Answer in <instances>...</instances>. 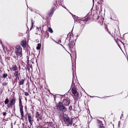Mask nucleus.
I'll return each instance as SVG.
<instances>
[{
  "mask_svg": "<svg viewBox=\"0 0 128 128\" xmlns=\"http://www.w3.org/2000/svg\"><path fill=\"white\" fill-rule=\"evenodd\" d=\"M91 12H89L87 16V18L85 19H84L83 18H80V24H82L80 25V29L82 30L83 29L86 24V22L90 19L91 16Z\"/></svg>",
  "mask_w": 128,
  "mask_h": 128,
  "instance_id": "1",
  "label": "nucleus"
},
{
  "mask_svg": "<svg viewBox=\"0 0 128 128\" xmlns=\"http://www.w3.org/2000/svg\"><path fill=\"white\" fill-rule=\"evenodd\" d=\"M22 49L20 46H17L15 50V53L18 56H22Z\"/></svg>",
  "mask_w": 128,
  "mask_h": 128,
  "instance_id": "2",
  "label": "nucleus"
},
{
  "mask_svg": "<svg viewBox=\"0 0 128 128\" xmlns=\"http://www.w3.org/2000/svg\"><path fill=\"white\" fill-rule=\"evenodd\" d=\"M64 122L66 124H71L72 123V120L68 117L64 118Z\"/></svg>",
  "mask_w": 128,
  "mask_h": 128,
  "instance_id": "3",
  "label": "nucleus"
},
{
  "mask_svg": "<svg viewBox=\"0 0 128 128\" xmlns=\"http://www.w3.org/2000/svg\"><path fill=\"white\" fill-rule=\"evenodd\" d=\"M70 92L72 94H73L74 96H76L78 95V93L76 88L73 87L71 90Z\"/></svg>",
  "mask_w": 128,
  "mask_h": 128,
  "instance_id": "4",
  "label": "nucleus"
},
{
  "mask_svg": "<svg viewBox=\"0 0 128 128\" xmlns=\"http://www.w3.org/2000/svg\"><path fill=\"white\" fill-rule=\"evenodd\" d=\"M58 108L59 110H60L62 111V112H64L66 110V107L62 105H60V106H57V108L58 109Z\"/></svg>",
  "mask_w": 128,
  "mask_h": 128,
  "instance_id": "5",
  "label": "nucleus"
},
{
  "mask_svg": "<svg viewBox=\"0 0 128 128\" xmlns=\"http://www.w3.org/2000/svg\"><path fill=\"white\" fill-rule=\"evenodd\" d=\"M62 103L64 105L68 106L70 103V101L68 100L65 99L63 100Z\"/></svg>",
  "mask_w": 128,
  "mask_h": 128,
  "instance_id": "6",
  "label": "nucleus"
},
{
  "mask_svg": "<svg viewBox=\"0 0 128 128\" xmlns=\"http://www.w3.org/2000/svg\"><path fill=\"white\" fill-rule=\"evenodd\" d=\"M10 70H11L16 71L18 70V68L16 65H13L10 68Z\"/></svg>",
  "mask_w": 128,
  "mask_h": 128,
  "instance_id": "7",
  "label": "nucleus"
},
{
  "mask_svg": "<svg viewBox=\"0 0 128 128\" xmlns=\"http://www.w3.org/2000/svg\"><path fill=\"white\" fill-rule=\"evenodd\" d=\"M20 44L24 48H25L27 45L26 42V40H22Z\"/></svg>",
  "mask_w": 128,
  "mask_h": 128,
  "instance_id": "8",
  "label": "nucleus"
},
{
  "mask_svg": "<svg viewBox=\"0 0 128 128\" xmlns=\"http://www.w3.org/2000/svg\"><path fill=\"white\" fill-rule=\"evenodd\" d=\"M75 45V44L74 40H71L69 44V46L70 48H73Z\"/></svg>",
  "mask_w": 128,
  "mask_h": 128,
  "instance_id": "9",
  "label": "nucleus"
},
{
  "mask_svg": "<svg viewBox=\"0 0 128 128\" xmlns=\"http://www.w3.org/2000/svg\"><path fill=\"white\" fill-rule=\"evenodd\" d=\"M28 117L29 122L30 124H32V121L33 120H32V116L30 115L29 114H28Z\"/></svg>",
  "mask_w": 128,
  "mask_h": 128,
  "instance_id": "10",
  "label": "nucleus"
},
{
  "mask_svg": "<svg viewBox=\"0 0 128 128\" xmlns=\"http://www.w3.org/2000/svg\"><path fill=\"white\" fill-rule=\"evenodd\" d=\"M15 103V100L14 98L12 99L10 102V106H12Z\"/></svg>",
  "mask_w": 128,
  "mask_h": 128,
  "instance_id": "11",
  "label": "nucleus"
},
{
  "mask_svg": "<svg viewBox=\"0 0 128 128\" xmlns=\"http://www.w3.org/2000/svg\"><path fill=\"white\" fill-rule=\"evenodd\" d=\"M20 111L21 114L22 116L23 117L24 116V113L22 107H20Z\"/></svg>",
  "mask_w": 128,
  "mask_h": 128,
  "instance_id": "12",
  "label": "nucleus"
},
{
  "mask_svg": "<svg viewBox=\"0 0 128 128\" xmlns=\"http://www.w3.org/2000/svg\"><path fill=\"white\" fill-rule=\"evenodd\" d=\"M18 71H16L14 73V76H15L16 78H17L18 77Z\"/></svg>",
  "mask_w": 128,
  "mask_h": 128,
  "instance_id": "13",
  "label": "nucleus"
},
{
  "mask_svg": "<svg viewBox=\"0 0 128 128\" xmlns=\"http://www.w3.org/2000/svg\"><path fill=\"white\" fill-rule=\"evenodd\" d=\"M36 117L37 118H40V116L38 112H36Z\"/></svg>",
  "mask_w": 128,
  "mask_h": 128,
  "instance_id": "14",
  "label": "nucleus"
},
{
  "mask_svg": "<svg viewBox=\"0 0 128 128\" xmlns=\"http://www.w3.org/2000/svg\"><path fill=\"white\" fill-rule=\"evenodd\" d=\"M41 44H38V46L36 47V48L38 50H39L40 49Z\"/></svg>",
  "mask_w": 128,
  "mask_h": 128,
  "instance_id": "15",
  "label": "nucleus"
},
{
  "mask_svg": "<svg viewBox=\"0 0 128 128\" xmlns=\"http://www.w3.org/2000/svg\"><path fill=\"white\" fill-rule=\"evenodd\" d=\"M24 82V80L22 79L19 82V85H22L23 84Z\"/></svg>",
  "mask_w": 128,
  "mask_h": 128,
  "instance_id": "16",
  "label": "nucleus"
},
{
  "mask_svg": "<svg viewBox=\"0 0 128 128\" xmlns=\"http://www.w3.org/2000/svg\"><path fill=\"white\" fill-rule=\"evenodd\" d=\"M9 101V100L8 98H6L4 101V103L5 104H6L8 103Z\"/></svg>",
  "mask_w": 128,
  "mask_h": 128,
  "instance_id": "17",
  "label": "nucleus"
},
{
  "mask_svg": "<svg viewBox=\"0 0 128 128\" xmlns=\"http://www.w3.org/2000/svg\"><path fill=\"white\" fill-rule=\"evenodd\" d=\"M48 30L49 32H50L51 33H52L53 32V31L52 28H48Z\"/></svg>",
  "mask_w": 128,
  "mask_h": 128,
  "instance_id": "18",
  "label": "nucleus"
},
{
  "mask_svg": "<svg viewBox=\"0 0 128 128\" xmlns=\"http://www.w3.org/2000/svg\"><path fill=\"white\" fill-rule=\"evenodd\" d=\"M98 122V123L99 124L100 126H102V122L101 121H100V120H99Z\"/></svg>",
  "mask_w": 128,
  "mask_h": 128,
  "instance_id": "19",
  "label": "nucleus"
},
{
  "mask_svg": "<svg viewBox=\"0 0 128 128\" xmlns=\"http://www.w3.org/2000/svg\"><path fill=\"white\" fill-rule=\"evenodd\" d=\"M7 76H8V75H7V74H3V77H4V78H6V77H7Z\"/></svg>",
  "mask_w": 128,
  "mask_h": 128,
  "instance_id": "20",
  "label": "nucleus"
},
{
  "mask_svg": "<svg viewBox=\"0 0 128 128\" xmlns=\"http://www.w3.org/2000/svg\"><path fill=\"white\" fill-rule=\"evenodd\" d=\"M2 48H3L4 50H5L6 49V47L4 45H3V44L2 45Z\"/></svg>",
  "mask_w": 128,
  "mask_h": 128,
  "instance_id": "21",
  "label": "nucleus"
},
{
  "mask_svg": "<svg viewBox=\"0 0 128 128\" xmlns=\"http://www.w3.org/2000/svg\"><path fill=\"white\" fill-rule=\"evenodd\" d=\"M24 94L26 96H28V94L27 92H24Z\"/></svg>",
  "mask_w": 128,
  "mask_h": 128,
  "instance_id": "22",
  "label": "nucleus"
},
{
  "mask_svg": "<svg viewBox=\"0 0 128 128\" xmlns=\"http://www.w3.org/2000/svg\"><path fill=\"white\" fill-rule=\"evenodd\" d=\"M116 42V44H118V46L121 49V48L120 46V45L117 43V41L118 40H115Z\"/></svg>",
  "mask_w": 128,
  "mask_h": 128,
  "instance_id": "23",
  "label": "nucleus"
},
{
  "mask_svg": "<svg viewBox=\"0 0 128 128\" xmlns=\"http://www.w3.org/2000/svg\"><path fill=\"white\" fill-rule=\"evenodd\" d=\"M6 112H4L3 113V115L4 116H6Z\"/></svg>",
  "mask_w": 128,
  "mask_h": 128,
  "instance_id": "24",
  "label": "nucleus"
},
{
  "mask_svg": "<svg viewBox=\"0 0 128 128\" xmlns=\"http://www.w3.org/2000/svg\"><path fill=\"white\" fill-rule=\"evenodd\" d=\"M100 128H104L103 125L102 126H100Z\"/></svg>",
  "mask_w": 128,
  "mask_h": 128,
  "instance_id": "25",
  "label": "nucleus"
},
{
  "mask_svg": "<svg viewBox=\"0 0 128 128\" xmlns=\"http://www.w3.org/2000/svg\"><path fill=\"white\" fill-rule=\"evenodd\" d=\"M80 88H81V89H82V91H83V90L84 91V92H85L86 93V94H87L86 93V92H85V91H84V90L83 89V88L82 87H81V86H80Z\"/></svg>",
  "mask_w": 128,
  "mask_h": 128,
  "instance_id": "26",
  "label": "nucleus"
},
{
  "mask_svg": "<svg viewBox=\"0 0 128 128\" xmlns=\"http://www.w3.org/2000/svg\"><path fill=\"white\" fill-rule=\"evenodd\" d=\"M59 42H61V40H59V42H58V43H59Z\"/></svg>",
  "mask_w": 128,
  "mask_h": 128,
  "instance_id": "27",
  "label": "nucleus"
},
{
  "mask_svg": "<svg viewBox=\"0 0 128 128\" xmlns=\"http://www.w3.org/2000/svg\"><path fill=\"white\" fill-rule=\"evenodd\" d=\"M84 117L85 118H86L87 117H86V116H84Z\"/></svg>",
  "mask_w": 128,
  "mask_h": 128,
  "instance_id": "28",
  "label": "nucleus"
},
{
  "mask_svg": "<svg viewBox=\"0 0 128 128\" xmlns=\"http://www.w3.org/2000/svg\"><path fill=\"white\" fill-rule=\"evenodd\" d=\"M108 33L110 34H111V35L112 36V35L110 33V32H108Z\"/></svg>",
  "mask_w": 128,
  "mask_h": 128,
  "instance_id": "29",
  "label": "nucleus"
},
{
  "mask_svg": "<svg viewBox=\"0 0 128 128\" xmlns=\"http://www.w3.org/2000/svg\"><path fill=\"white\" fill-rule=\"evenodd\" d=\"M120 42H121L123 44H124L122 42H121V40H119Z\"/></svg>",
  "mask_w": 128,
  "mask_h": 128,
  "instance_id": "30",
  "label": "nucleus"
},
{
  "mask_svg": "<svg viewBox=\"0 0 128 128\" xmlns=\"http://www.w3.org/2000/svg\"><path fill=\"white\" fill-rule=\"evenodd\" d=\"M38 118H37V120H38H38H39V119H38Z\"/></svg>",
  "mask_w": 128,
  "mask_h": 128,
  "instance_id": "31",
  "label": "nucleus"
},
{
  "mask_svg": "<svg viewBox=\"0 0 128 128\" xmlns=\"http://www.w3.org/2000/svg\"><path fill=\"white\" fill-rule=\"evenodd\" d=\"M67 40L68 39V40H70V39H68V38H67Z\"/></svg>",
  "mask_w": 128,
  "mask_h": 128,
  "instance_id": "32",
  "label": "nucleus"
},
{
  "mask_svg": "<svg viewBox=\"0 0 128 128\" xmlns=\"http://www.w3.org/2000/svg\"><path fill=\"white\" fill-rule=\"evenodd\" d=\"M121 115H122V116H123V114H121Z\"/></svg>",
  "mask_w": 128,
  "mask_h": 128,
  "instance_id": "33",
  "label": "nucleus"
},
{
  "mask_svg": "<svg viewBox=\"0 0 128 128\" xmlns=\"http://www.w3.org/2000/svg\"><path fill=\"white\" fill-rule=\"evenodd\" d=\"M7 83H6V84H5V85H7Z\"/></svg>",
  "mask_w": 128,
  "mask_h": 128,
  "instance_id": "34",
  "label": "nucleus"
},
{
  "mask_svg": "<svg viewBox=\"0 0 128 128\" xmlns=\"http://www.w3.org/2000/svg\"><path fill=\"white\" fill-rule=\"evenodd\" d=\"M124 34L123 35V37H124Z\"/></svg>",
  "mask_w": 128,
  "mask_h": 128,
  "instance_id": "35",
  "label": "nucleus"
},
{
  "mask_svg": "<svg viewBox=\"0 0 128 128\" xmlns=\"http://www.w3.org/2000/svg\"><path fill=\"white\" fill-rule=\"evenodd\" d=\"M89 120H88V122H89Z\"/></svg>",
  "mask_w": 128,
  "mask_h": 128,
  "instance_id": "36",
  "label": "nucleus"
},
{
  "mask_svg": "<svg viewBox=\"0 0 128 128\" xmlns=\"http://www.w3.org/2000/svg\"><path fill=\"white\" fill-rule=\"evenodd\" d=\"M93 0V2H94V0Z\"/></svg>",
  "mask_w": 128,
  "mask_h": 128,
  "instance_id": "37",
  "label": "nucleus"
},
{
  "mask_svg": "<svg viewBox=\"0 0 128 128\" xmlns=\"http://www.w3.org/2000/svg\"><path fill=\"white\" fill-rule=\"evenodd\" d=\"M0 42V43H1V44L2 41H1V42Z\"/></svg>",
  "mask_w": 128,
  "mask_h": 128,
  "instance_id": "38",
  "label": "nucleus"
},
{
  "mask_svg": "<svg viewBox=\"0 0 128 128\" xmlns=\"http://www.w3.org/2000/svg\"><path fill=\"white\" fill-rule=\"evenodd\" d=\"M80 95H81V96H82V95H81V93H80Z\"/></svg>",
  "mask_w": 128,
  "mask_h": 128,
  "instance_id": "39",
  "label": "nucleus"
},
{
  "mask_svg": "<svg viewBox=\"0 0 128 128\" xmlns=\"http://www.w3.org/2000/svg\"><path fill=\"white\" fill-rule=\"evenodd\" d=\"M119 124H118V126H119Z\"/></svg>",
  "mask_w": 128,
  "mask_h": 128,
  "instance_id": "40",
  "label": "nucleus"
},
{
  "mask_svg": "<svg viewBox=\"0 0 128 128\" xmlns=\"http://www.w3.org/2000/svg\"><path fill=\"white\" fill-rule=\"evenodd\" d=\"M118 40H119L118 39Z\"/></svg>",
  "mask_w": 128,
  "mask_h": 128,
  "instance_id": "41",
  "label": "nucleus"
},
{
  "mask_svg": "<svg viewBox=\"0 0 128 128\" xmlns=\"http://www.w3.org/2000/svg\"><path fill=\"white\" fill-rule=\"evenodd\" d=\"M96 97H98V96H96ZM98 98H99V97H98Z\"/></svg>",
  "mask_w": 128,
  "mask_h": 128,
  "instance_id": "42",
  "label": "nucleus"
}]
</instances>
